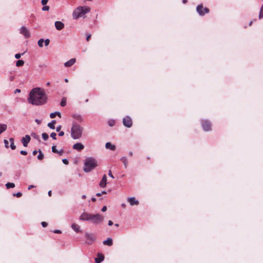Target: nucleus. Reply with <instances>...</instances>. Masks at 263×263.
Wrapping results in <instances>:
<instances>
[{"mask_svg":"<svg viewBox=\"0 0 263 263\" xmlns=\"http://www.w3.org/2000/svg\"><path fill=\"white\" fill-rule=\"evenodd\" d=\"M47 101V97L43 89L40 88L32 89L28 98L29 103L34 105L44 104Z\"/></svg>","mask_w":263,"mask_h":263,"instance_id":"obj_1","label":"nucleus"},{"mask_svg":"<svg viewBox=\"0 0 263 263\" xmlns=\"http://www.w3.org/2000/svg\"><path fill=\"white\" fill-rule=\"evenodd\" d=\"M83 128L78 124L74 123L71 128V136L72 139L76 140L80 139L82 135Z\"/></svg>","mask_w":263,"mask_h":263,"instance_id":"obj_2","label":"nucleus"},{"mask_svg":"<svg viewBox=\"0 0 263 263\" xmlns=\"http://www.w3.org/2000/svg\"><path fill=\"white\" fill-rule=\"evenodd\" d=\"M98 165L97 161L93 158L89 157L85 159L83 170L86 173L90 172Z\"/></svg>","mask_w":263,"mask_h":263,"instance_id":"obj_3","label":"nucleus"},{"mask_svg":"<svg viewBox=\"0 0 263 263\" xmlns=\"http://www.w3.org/2000/svg\"><path fill=\"white\" fill-rule=\"evenodd\" d=\"M90 9L86 7H78L72 13V16L74 19H77L82 16L85 14L89 12Z\"/></svg>","mask_w":263,"mask_h":263,"instance_id":"obj_4","label":"nucleus"},{"mask_svg":"<svg viewBox=\"0 0 263 263\" xmlns=\"http://www.w3.org/2000/svg\"><path fill=\"white\" fill-rule=\"evenodd\" d=\"M104 220L103 216L99 214H91L90 221H92L94 224H98L102 223Z\"/></svg>","mask_w":263,"mask_h":263,"instance_id":"obj_5","label":"nucleus"},{"mask_svg":"<svg viewBox=\"0 0 263 263\" xmlns=\"http://www.w3.org/2000/svg\"><path fill=\"white\" fill-rule=\"evenodd\" d=\"M196 10L197 12L200 15H203L209 12V9L207 8H203L202 5H198L196 8Z\"/></svg>","mask_w":263,"mask_h":263,"instance_id":"obj_6","label":"nucleus"},{"mask_svg":"<svg viewBox=\"0 0 263 263\" xmlns=\"http://www.w3.org/2000/svg\"><path fill=\"white\" fill-rule=\"evenodd\" d=\"M123 125L127 127H130L132 126L133 122L129 116H126L123 119Z\"/></svg>","mask_w":263,"mask_h":263,"instance_id":"obj_7","label":"nucleus"},{"mask_svg":"<svg viewBox=\"0 0 263 263\" xmlns=\"http://www.w3.org/2000/svg\"><path fill=\"white\" fill-rule=\"evenodd\" d=\"M20 32L21 34L23 35L25 38H29L30 36L29 31L24 26H22L21 28Z\"/></svg>","mask_w":263,"mask_h":263,"instance_id":"obj_8","label":"nucleus"},{"mask_svg":"<svg viewBox=\"0 0 263 263\" xmlns=\"http://www.w3.org/2000/svg\"><path fill=\"white\" fill-rule=\"evenodd\" d=\"M201 125L203 130L205 131H209L211 129V124L207 120L202 121Z\"/></svg>","mask_w":263,"mask_h":263,"instance_id":"obj_9","label":"nucleus"},{"mask_svg":"<svg viewBox=\"0 0 263 263\" xmlns=\"http://www.w3.org/2000/svg\"><path fill=\"white\" fill-rule=\"evenodd\" d=\"M91 216V214L84 212L80 215L79 219L83 221H90Z\"/></svg>","mask_w":263,"mask_h":263,"instance_id":"obj_10","label":"nucleus"},{"mask_svg":"<svg viewBox=\"0 0 263 263\" xmlns=\"http://www.w3.org/2000/svg\"><path fill=\"white\" fill-rule=\"evenodd\" d=\"M50 43L49 39H46L44 40L43 39H40L37 42L38 46L40 47H43V44L44 43L45 46H47L49 45Z\"/></svg>","mask_w":263,"mask_h":263,"instance_id":"obj_11","label":"nucleus"},{"mask_svg":"<svg viewBox=\"0 0 263 263\" xmlns=\"http://www.w3.org/2000/svg\"><path fill=\"white\" fill-rule=\"evenodd\" d=\"M30 140L31 138L29 135H26L24 137H23L21 139V141L23 144V146L25 147H27Z\"/></svg>","mask_w":263,"mask_h":263,"instance_id":"obj_12","label":"nucleus"},{"mask_svg":"<svg viewBox=\"0 0 263 263\" xmlns=\"http://www.w3.org/2000/svg\"><path fill=\"white\" fill-rule=\"evenodd\" d=\"M127 201L132 206L137 205L139 204V201L136 200L135 197H130L127 199Z\"/></svg>","mask_w":263,"mask_h":263,"instance_id":"obj_13","label":"nucleus"},{"mask_svg":"<svg viewBox=\"0 0 263 263\" xmlns=\"http://www.w3.org/2000/svg\"><path fill=\"white\" fill-rule=\"evenodd\" d=\"M107 184V177L106 175H104L102 180H101L99 185L101 187L104 188Z\"/></svg>","mask_w":263,"mask_h":263,"instance_id":"obj_14","label":"nucleus"},{"mask_svg":"<svg viewBox=\"0 0 263 263\" xmlns=\"http://www.w3.org/2000/svg\"><path fill=\"white\" fill-rule=\"evenodd\" d=\"M72 148L80 151L84 149V146L81 143H77L73 145Z\"/></svg>","mask_w":263,"mask_h":263,"instance_id":"obj_15","label":"nucleus"},{"mask_svg":"<svg viewBox=\"0 0 263 263\" xmlns=\"http://www.w3.org/2000/svg\"><path fill=\"white\" fill-rule=\"evenodd\" d=\"M85 238L88 241H89V243H91L95 240V237L91 234L86 233L85 234Z\"/></svg>","mask_w":263,"mask_h":263,"instance_id":"obj_16","label":"nucleus"},{"mask_svg":"<svg viewBox=\"0 0 263 263\" xmlns=\"http://www.w3.org/2000/svg\"><path fill=\"white\" fill-rule=\"evenodd\" d=\"M55 27L58 30H61L64 27V25L60 21H56L55 22Z\"/></svg>","mask_w":263,"mask_h":263,"instance_id":"obj_17","label":"nucleus"},{"mask_svg":"<svg viewBox=\"0 0 263 263\" xmlns=\"http://www.w3.org/2000/svg\"><path fill=\"white\" fill-rule=\"evenodd\" d=\"M76 60L75 59H71L70 60L65 63L64 66L67 67H70L76 63Z\"/></svg>","mask_w":263,"mask_h":263,"instance_id":"obj_18","label":"nucleus"},{"mask_svg":"<svg viewBox=\"0 0 263 263\" xmlns=\"http://www.w3.org/2000/svg\"><path fill=\"white\" fill-rule=\"evenodd\" d=\"M105 147L107 149H109L111 151H115L116 149V146L115 145H112L110 142H107L105 144Z\"/></svg>","mask_w":263,"mask_h":263,"instance_id":"obj_19","label":"nucleus"},{"mask_svg":"<svg viewBox=\"0 0 263 263\" xmlns=\"http://www.w3.org/2000/svg\"><path fill=\"white\" fill-rule=\"evenodd\" d=\"M103 245L111 246L112 245V240L111 238H108L103 242Z\"/></svg>","mask_w":263,"mask_h":263,"instance_id":"obj_20","label":"nucleus"},{"mask_svg":"<svg viewBox=\"0 0 263 263\" xmlns=\"http://www.w3.org/2000/svg\"><path fill=\"white\" fill-rule=\"evenodd\" d=\"M104 257L102 254H99L98 257L96 258L95 261L96 263H100L104 260Z\"/></svg>","mask_w":263,"mask_h":263,"instance_id":"obj_21","label":"nucleus"},{"mask_svg":"<svg viewBox=\"0 0 263 263\" xmlns=\"http://www.w3.org/2000/svg\"><path fill=\"white\" fill-rule=\"evenodd\" d=\"M71 228L75 232L77 233L80 232V226L76 223H72L71 224Z\"/></svg>","mask_w":263,"mask_h":263,"instance_id":"obj_22","label":"nucleus"},{"mask_svg":"<svg viewBox=\"0 0 263 263\" xmlns=\"http://www.w3.org/2000/svg\"><path fill=\"white\" fill-rule=\"evenodd\" d=\"M7 128V126L5 124H0V135L5 132Z\"/></svg>","mask_w":263,"mask_h":263,"instance_id":"obj_23","label":"nucleus"},{"mask_svg":"<svg viewBox=\"0 0 263 263\" xmlns=\"http://www.w3.org/2000/svg\"><path fill=\"white\" fill-rule=\"evenodd\" d=\"M57 115L60 118L61 117V113L59 111H55V112L51 113L50 114V117L51 118H54Z\"/></svg>","mask_w":263,"mask_h":263,"instance_id":"obj_24","label":"nucleus"},{"mask_svg":"<svg viewBox=\"0 0 263 263\" xmlns=\"http://www.w3.org/2000/svg\"><path fill=\"white\" fill-rule=\"evenodd\" d=\"M56 123L55 120H52L51 122L48 123V127H49L50 128L54 129L55 128V124Z\"/></svg>","mask_w":263,"mask_h":263,"instance_id":"obj_25","label":"nucleus"},{"mask_svg":"<svg viewBox=\"0 0 263 263\" xmlns=\"http://www.w3.org/2000/svg\"><path fill=\"white\" fill-rule=\"evenodd\" d=\"M121 161L123 163L125 168H127L128 165L127 159L125 157L121 158Z\"/></svg>","mask_w":263,"mask_h":263,"instance_id":"obj_26","label":"nucleus"},{"mask_svg":"<svg viewBox=\"0 0 263 263\" xmlns=\"http://www.w3.org/2000/svg\"><path fill=\"white\" fill-rule=\"evenodd\" d=\"M9 141H10V142L11 143V144H10V147H11V148L12 150L15 149L16 148V146H15V145L14 144V139L12 138H10L9 139Z\"/></svg>","mask_w":263,"mask_h":263,"instance_id":"obj_27","label":"nucleus"},{"mask_svg":"<svg viewBox=\"0 0 263 263\" xmlns=\"http://www.w3.org/2000/svg\"><path fill=\"white\" fill-rule=\"evenodd\" d=\"M38 152H39V155H37V159L39 160H42L44 157V154L40 149H39L38 151Z\"/></svg>","mask_w":263,"mask_h":263,"instance_id":"obj_28","label":"nucleus"},{"mask_svg":"<svg viewBox=\"0 0 263 263\" xmlns=\"http://www.w3.org/2000/svg\"><path fill=\"white\" fill-rule=\"evenodd\" d=\"M24 64V61L21 60H18L16 63V66L17 67L23 66Z\"/></svg>","mask_w":263,"mask_h":263,"instance_id":"obj_29","label":"nucleus"},{"mask_svg":"<svg viewBox=\"0 0 263 263\" xmlns=\"http://www.w3.org/2000/svg\"><path fill=\"white\" fill-rule=\"evenodd\" d=\"M7 189L13 188L15 186V184L13 183L8 182L6 184Z\"/></svg>","mask_w":263,"mask_h":263,"instance_id":"obj_30","label":"nucleus"},{"mask_svg":"<svg viewBox=\"0 0 263 263\" xmlns=\"http://www.w3.org/2000/svg\"><path fill=\"white\" fill-rule=\"evenodd\" d=\"M42 136L43 139L45 141L47 140L49 138L48 134L45 133H43L42 134Z\"/></svg>","mask_w":263,"mask_h":263,"instance_id":"obj_31","label":"nucleus"},{"mask_svg":"<svg viewBox=\"0 0 263 263\" xmlns=\"http://www.w3.org/2000/svg\"><path fill=\"white\" fill-rule=\"evenodd\" d=\"M61 105L62 106V107H64L66 105V99L65 98H63L62 99V101L61 102Z\"/></svg>","mask_w":263,"mask_h":263,"instance_id":"obj_32","label":"nucleus"},{"mask_svg":"<svg viewBox=\"0 0 263 263\" xmlns=\"http://www.w3.org/2000/svg\"><path fill=\"white\" fill-rule=\"evenodd\" d=\"M262 17H263V5L261 7V9H260V10L259 12V18H261Z\"/></svg>","mask_w":263,"mask_h":263,"instance_id":"obj_33","label":"nucleus"},{"mask_svg":"<svg viewBox=\"0 0 263 263\" xmlns=\"http://www.w3.org/2000/svg\"><path fill=\"white\" fill-rule=\"evenodd\" d=\"M57 134L55 133H52L51 134H50V137L53 139H54V140H56L57 139Z\"/></svg>","mask_w":263,"mask_h":263,"instance_id":"obj_34","label":"nucleus"},{"mask_svg":"<svg viewBox=\"0 0 263 263\" xmlns=\"http://www.w3.org/2000/svg\"><path fill=\"white\" fill-rule=\"evenodd\" d=\"M4 144H5V146L6 147V148H9V142L7 140H4Z\"/></svg>","mask_w":263,"mask_h":263,"instance_id":"obj_35","label":"nucleus"},{"mask_svg":"<svg viewBox=\"0 0 263 263\" xmlns=\"http://www.w3.org/2000/svg\"><path fill=\"white\" fill-rule=\"evenodd\" d=\"M52 152L54 153H57L58 152V150L56 149V146L55 145H53L52 146Z\"/></svg>","mask_w":263,"mask_h":263,"instance_id":"obj_36","label":"nucleus"},{"mask_svg":"<svg viewBox=\"0 0 263 263\" xmlns=\"http://www.w3.org/2000/svg\"><path fill=\"white\" fill-rule=\"evenodd\" d=\"M49 7L48 6H44L42 8V10L43 11H48V10H49Z\"/></svg>","mask_w":263,"mask_h":263,"instance_id":"obj_37","label":"nucleus"},{"mask_svg":"<svg viewBox=\"0 0 263 263\" xmlns=\"http://www.w3.org/2000/svg\"><path fill=\"white\" fill-rule=\"evenodd\" d=\"M106 194V192L105 191H102L101 193H98L96 194L97 196H101L102 194Z\"/></svg>","mask_w":263,"mask_h":263,"instance_id":"obj_38","label":"nucleus"},{"mask_svg":"<svg viewBox=\"0 0 263 263\" xmlns=\"http://www.w3.org/2000/svg\"><path fill=\"white\" fill-rule=\"evenodd\" d=\"M48 1V0H42L41 4L42 5L45 6L47 4Z\"/></svg>","mask_w":263,"mask_h":263,"instance_id":"obj_39","label":"nucleus"},{"mask_svg":"<svg viewBox=\"0 0 263 263\" xmlns=\"http://www.w3.org/2000/svg\"><path fill=\"white\" fill-rule=\"evenodd\" d=\"M62 162H63V163L66 165H67L69 163V161L67 159H63L62 160Z\"/></svg>","mask_w":263,"mask_h":263,"instance_id":"obj_40","label":"nucleus"},{"mask_svg":"<svg viewBox=\"0 0 263 263\" xmlns=\"http://www.w3.org/2000/svg\"><path fill=\"white\" fill-rule=\"evenodd\" d=\"M23 54H21V53H17L15 55V58L16 59H19L21 55H22Z\"/></svg>","mask_w":263,"mask_h":263,"instance_id":"obj_41","label":"nucleus"},{"mask_svg":"<svg viewBox=\"0 0 263 263\" xmlns=\"http://www.w3.org/2000/svg\"><path fill=\"white\" fill-rule=\"evenodd\" d=\"M14 196H16L17 197H20L22 196V194L21 192H18L16 193L15 194H14Z\"/></svg>","mask_w":263,"mask_h":263,"instance_id":"obj_42","label":"nucleus"},{"mask_svg":"<svg viewBox=\"0 0 263 263\" xmlns=\"http://www.w3.org/2000/svg\"><path fill=\"white\" fill-rule=\"evenodd\" d=\"M20 153H21V154H22L23 155H27V152L26 151H23V150L21 151L20 152Z\"/></svg>","mask_w":263,"mask_h":263,"instance_id":"obj_43","label":"nucleus"},{"mask_svg":"<svg viewBox=\"0 0 263 263\" xmlns=\"http://www.w3.org/2000/svg\"><path fill=\"white\" fill-rule=\"evenodd\" d=\"M41 224L43 227H46L47 226V223L45 221L42 222Z\"/></svg>","mask_w":263,"mask_h":263,"instance_id":"obj_44","label":"nucleus"},{"mask_svg":"<svg viewBox=\"0 0 263 263\" xmlns=\"http://www.w3.org/2000/svg\"><path fill=\"white\" fill-rule=\"evenodd\" d=\"M107 210V207L106 206H104L101 209V211L103 212H105Z\"/></svg>","mask_w":263,"mask_h":263,"instance_id":"obj_45","label":"nucleus"},{"mask_svg":"<svg viewBox=\"0 0 263 263\" xmlns=\"http://www.w3.org/2000/svg\"><path fill=\"white\" fill-rule=\"evenodd\" d=\"M108 175L112 178H114V176L112 175V173H111V171H109L108 172Z\"/></svg>","mask_w":263,"mask_h":263,"instance_id":"obj_46","label":"nucleus"},{"mask_svg":"<svg viewBox=\"0 0 263 263\" xmlns=\"http://www.w3.org/2000/svg\"><path fill=\"white\" fill-rule=\"evenodd\" d=\"M64 132L63 131H61L59 133V136H64Z\"/></svg>","mask_w":263,"mask_h":263,"instance_id":"obj_47","label":"nucleus"},{"mask_svg":"<svg viewBox=\"0 0 263 263\" xmlns=\"http://www.w3.org/2000/svg\"><path fill=\"white\" fill-rule=\"evenodd\" d=\"M61 129V126L59 125L56 127V130L57 132H59L60 129Z\"/></svg>","mask_w":263,"mask_h":263,"instance_id":"obj_48","label":"nucleus"},{"mask_svg":"<svg viewBox=\"0 0 263 263\" xmlns=\"http://www.w3.org/2000/svg\"><path fill=\"white\" fill-rule=\"evenodd\" d=\"M57 153L60 155H62L63 153V150L61 149L60 151H58V152Z\"/></svg>","mask_w":263,"mask_h":263,"instance_id":"obj_49","label":"nucleus"},{"mask_svg":"<svg viewBox=\"0 0 263 263\" xmlns=\"http://www.w3.org/2000/svg\"><path fill=\"white\" fill-rule=\"evenodd\" d=\"M54 233H58V234H60L61 233V231L59 230H56L55 231H54L53 232Z\"/></svg>","mask_w":263,"mask_h":263,"instance_id":"obj_50","label":"nucleus"},{"mask_svg":"<svg viewBox=\"0 0 263 263\" xmlns=\"http://www.w3.org/2000/svg\"><path fill=\"white\" fill-rule=\"evenodd\" d=\"M90 36H91V34H88V35L87 36V37H86V39L87 41H89V39H90Z\"/></svg>","mask_w":263,"mask_h":263,"instance_id":"obj_51","label":"nucleus"},{"mask_svg":"<svg viewBox=\"0 0 263 263\" xmlns=\"http://www.w3.org/2000/svg\"><path fill=\"white\" fill-rule=\"evenodd\" d=\"M37 152H39L37 151L36 150H34V151H33L32 154L33 155H35L37 153Z\"/></svg>","mask_w":263,"mask_h":263,"instance_id":"obj_52","label":"nucleus"},{"mask_svg":"<svg viewBox=\"0 0 263 263\" xmlns=\"http://www.w3.org/2000/svg\"><path fill=\"white\" fill-rule=\"evenodd\" d=\"M112 224H113V222H112V221H111V220H109V221H108V225H109V226H112Z\"/></svg>","mask_w":263,"mask_h":263,"instance_id":"obj_53","label":"nucleus"},{"mask_svg":"<svg viewBox=\"0 0 263 263\" xmlns=\"http://www.w3.org/2000/svg\"><path fill=\"white\" fill-rule=\"evenodd\" d=\"M31 136L33 137V138H36V134L32 133L31 134Z\"/></svg>","mask_w":263,"mask_h":263,"instance_id":"obj_54","label":"nucleus"},{"mask_svg":"<svg viewBox=\"0 0 263 263\" xmlns=\"http://www.w3.org/2000/svg\"><path fill=\"white\" fill-rule=\"evenodd\" d=\"M35 122L38 124H40L41 123V121L38 120V119H36L35 120Z\"/></svg>","mask_w":263,"mask_h":263,"instance_id":"obj_55","label":"nucleus"},{"mask_svg":"<svg viewBox=\"0 0 263 263\" xmlns=\"http://www.w3.org/2000/svg\"><path fill=\"white\" fill-rule=\"evenodd\" d=\"M34 187V186L33 185H30L28 186V190H30L31 189Z\"/></svg>","mask_w":263,"mask_h":263,"instance_id":"obj_56","label":"nucleus"},{"mask_svg":"<svg viewBox=\"0 0 263 263\" xmlns=\"http://www.w3.org/2000/svg\"><path fill=\"white\" fill-rule=\"evenodd\" d=\"M20 92H21V90L19 89H16L15 90V93Z\"/></svg>","mask_w":263,"mask_h":263,"instance_id":"obj_57","label":"nucleus"},{"mask_svg":"<svg viewBox=\"0 0 263 263\" xmlns=\"http://www.w3.org/2000/svg\"><path fill=\"white\" fill-rule=\"evenodd\" d=\"M91 200H92L93 202H95V201H96V198H95V197H92V198H91Z\"/></svg>","mask_w":263,"mask_h":263,"instance_id":"obj_58","label":"nucleus"},{"mask_svg":"<svg viewBox=\"0 0 263 263\" xmlns=\"http://www.w3.org/2000/svg\"><path fill=\"white\" fill-rule=\"evenodd\" d=\"M121 206L122 208H125L126 206V204L125 203H122Z\"/></svg>","mask_w":263,"mask_h":263,"instance_id":"obj_59","label":"nucleus"},{"mask_svg":"<svg viewBox=\"0 0 263 263\" xmlns=\"http://www.w3.org/2000/svg\"><path fill=\"white\" fill-rule=\"evenodd\" d=\"M13 79H14V77H13V76H11V77H10V81H13Z\"/></svg>","mask_w":263,"mask_h":263,"instance_id":"obj_60","label":"nucleus"},{"mask_svg":"<svg viewBox=\"0 0 263 263\" xmlns=\"http://www.w3.org/2000/svg\"><path fill=\"white\" fill-rule=\"evenodd\" d=\"M48 194L49 196H51V191H49L48 193Z\"/></svg>","mask_w":263,"mask_h":263,"instance_id":"obj_61","label":"nucleus"},{"mask_svg":"<svg viewBox=\"0 0 263 263\" xmlns=\"http://www.w3.org/2000/svg\"><path fill=\"white\" fill-rule=\"evenodd\" d=\"M133 152H130L129 153V156H130V157H132V156H133Z\"/></svg>","mask_w":263,"mask_h":263,"instance_id":"obj_62","label":"nucleus"},{"mask_svg":"<svg viewBox=\"0 0 263 263\" xmlns=\"http://www.w3.org/2000/svg\"><path fill=\"white\" fill-rule=\"evenodd\" d=\"M86 195H83L82 196V198L83 199H85L86 198Z\"/></svg>","mask_w":263,"mask_h":263,"instance_id":"obj_63","label":"nucleus"},{"mask_svg":"<svg viewBox=\"0 0 263 263\" xmlns=\"http://www.w3.org/2000/svg\"><path fill=\"white\" fill-rule=\"evenodd\" d=\"M78 120L81 119V117L80 116H78V118H77Z\"/></svg>","mask_w":263,"mask_h":263,"instance_id":"obj_64","label":"nucleus"}]
</instances>
